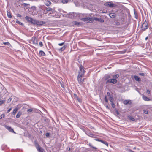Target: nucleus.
<instances>
[{"instance_id":"obj_1","label":"nucleus","mask_w":152,"mask_h":152,"mask_svg":"<svg viewBox=\"0 0 152 152\" xmlns=\"http://www.w3.org/2000/svg\"><path fill=\"white\" fill-rule=\"evenodd\" d=\"M119 76L118 74H106L104 76L105 80L106 81V83H112L113 84L116 83L118 82L117 79Z\"/></svg>"},{"instance_id":"obj_2","label":"nucleus","mask_w":152,"mask_h":152,"mask_svg":"<svg viewBox=\"0 0 152 152\" xmlns=\"http://www.w3.org/2000/svg\"><path fill=\"white\" fill-rule=\"evenodd\" d=\"M25 18L28 22L30 23L33 25L37 26H40L46 23V22L45 21H39L28 16H26L25 17Z\"/></svg>"},{"instance_id":"obj_3","label":"nucleus","mask_w":152,"mask_h":152,"mask_svg":"<svg viewBox=\"0 0 152 152\" xmlns=\"http://www.w3.org/2000/svg\"><path fill=\"white\" fill-rule=\"evenodd\" d=\"M104 5L110 8H115L117 7V5L114 4L111 1H107L104 3Z\"/></svg>"},{"instance_id":"obj_4","label":"nucleus","mask_w":152,"mask_h":152,"mask_svg":"<svg viewBox=\"0 0 152 152\" xmlns=\"http://www.w3.org/2000/svg\"><path fill=\"white\" fill-rule=\"evenodd\" d=\"M94 20H95V17H94L93 18H90L89 17H87L86 18H84L82 19V20L86 22L91 23H92Z\"/></svg>"},{"instance_id":"obj_5","label":"nucleus","mask_w":152,"mask_h":152,"mask_svg":"<svg viewBox=\"0 0 152 152\" xmlns=\"http://www.w3.org/2000/svg\"><path fill=\"white\" fill-rule=\"evenodd\" d=\"M87 8L91 11H94L95 10V5L91 3L90 4H87L85 5Z\"/></svg>"},{"instance_id":"obj_6","label":"nucleus","mask_w":152,"mask_h":152,"mask_svg":"<svg viewBox=\"0 0 152 152\" xmlns=\"http://www.w3.org/2000/svg\"><path fill=\"white\" fill-rule=\"evenodd\" d=\"M85 72L84 69V67L82 66V65H81L79 67V71L78 72V75L84 76Z\"/></svg>"},{"instance_id":"obj_7","label":"nucleus","mask_w":152,"mask_h":152,"mask_svg":"<svg viewBox=\"0 0 152 152\" xmlns=\"http://www.w3.org/2000/svg\"><path fill=\"white\" fill-rule=\"evenodd\" d=\"M67 17L72 19L77 18V13L74 12L69 13L67 15Z\"/></svg>"},{"instance_id":"obj_8","label":"nucleus","mask_w":152,"mask_h":152,"mask_svg":"<svg viewBox=\"0 0 152 152\" xmlns=\"http://www.w3.org/2000/svg\"><path fill=\"white\" fill-rule=\"evenodd\" d=\"M146 22V20H145V21L142 23V24L141 26V30L142 32L145 31L146 30V29H147L148 27V23L147 22H146V24L145 26V27L143 28V25H144V24H145V23Z\"/></svg>"},{"instance_id":"obj_9","label":"nucleus","mask_w":152,"mask_h":152,"mask_svg":"<svg viewBox=\"0 0 152 152\" xmlns=\"http://www.w3.org/2000/svg\"><path fill=\"white\" fill-rule=\"evenodd\" d=\"M117 15L118 16L119 18L121 20L125 19L124 14L123 12L122 11H120V12H118L117 13Z\"/></svg>"},{"instance_id":"obj_10","label":"nucleus","mask_w":152,"mask_h":152,"mask_svg":"<svg viewBox=\"0 0 152 152\" xmlns=\"http://www.w3.org/2000/svg\"><path fill=\"white\" fill-rule=\"evenodd\" d=\"M83 76V75H78L77 79L79 83L80 84H83L84 81V79H82V77Z\"/></svg>"},{"instance_id":"obj_11","label":"nucleus","mask_w":152,"mask_h":152,"mask_svg":"<svg viewBox=\"0 0 152 152\" xmlns=\"http://www.w3.org/2000/svg\"><path fill=\"white\" fill-rule=\"evenodd\" d=\"M86 16V14L77 13V18H79L82 20V19L84 17Z\"/></svg>"},{"instance_id":"obj_12","label":"nucleus","mask_w":152,"mask_h":152,"mask_svg":"<svg viewBox=\"0 0 152 152\" xmlns=\"http://www.w3.org/2000/svg\"><path fill=\"white\" fill-rule=\"evenodd\" d=\"M35 144L36 148L39 152H45L43 149L41 148L38 143H36Z\"/></svg>"},{"instance_id":"obj_13","label":"nucleus","mask_w":152,"mask_h":152,"mask_svg":"<svg viewBox=\"0 0 152 152\" xmlns=\"http://www.w3.org/2000/svg\"><path fill=\"white\" fill-rule=\"evenodd\" d=\"M132 78L134 79L136 81H137L139 83L141 81L140 78L139 76L136 75L132 76Z\"/></svg>"},{"instance_id":"obj_14","label":"nucleus","mask_w":152,"mask_h":152,"mask_svg":"<svg viewBox=\"0 0 152 152\" xmlns=\"http://www.w3.org/2000/svg\"><path fill=\"white\" fill-rule=\"evenodd\" d=\"M123 104L125 105L131 104L132 103V101L130 99H126L123 101Z\"/></svg>"},{"instance_id":"obj_15","label":"nucleus","mask_w":152,"mask_h":152,"mask_svg":"<svg viewBox=\"0 0 152 152\" xmlns=\"http://www.w3.org/2000/svg\"><path fill=\"white\" fill-rule=\"evenodd\" d=\"M4 127L5 128L8 130L10 132L15 133V132L14 131L13 129L10 126L5 125L4 126Z\"/></svg>"},{"instance_id":"obj_16","label":"nucleus","mask_w":152,"mask_h":152,"mask_svg":"<svg viewBox=\"0 0 152 152\" xmlns=\"http://www.w3.org/2000/svg\"><path fill=\"white\" fill-rule=\"evenodd\" d=\"M108 15L109 17L112 18H115L116 16V14L114 12L109 13Z\"/></svg>"},{"instance_id":"obj_17","label":"nucleus","mask_w":152,"mask_h":152,"mask_svg":"<svg viewBox=\"0 0 152 152\" xmlns=\"http://www.w3.org/2000/svg\"><path fill=\"white\" fill-rule=\"evenodd\" d=\"M96 22H98L102 23L104 22V20L101 18L96 17Z\"/></svg>"},{"instance_id":"obj_18","label":"nucleus","mask_w":152,"mask_h":152,"mask_svg":"<svg viewBox=\"0 0 152 152\" xmlns=\"http://www.w3.org/2000/svg\"><path fill=\"white\" fill-rule=\"evenodd\" d=\"M142 97L143 99L145 101H148L151 100V99L149 97L144 95H143Z\"/></svg>"},{"instance_id":"obj_19","label":"nucleus","mask_w":152,"mask_h":152,"mask_svg":"<svg viewBox=\"0 0 152 152\" xmlns=\"http://www.w3.org/2000/svg\"><path fill=\"white\" fill-rule=\"evenodd\" d=\"M129 120L132 121H134L135 120V118L132 115H129L127 116Z\"/></svg>"},{"instance_id":"obj_20","label":"nucleus","mask_w":152,"mask_h":152,"mask_svg":"<svg viewBox=\"0 0 152 152\" xmlns=\"http://www.w3.org/2000/svg\"><path fill=\"white\" fill-rule=\"evenodd\" d=\"M39 54L40 56H44L45 55V52L42 50H40L39 51Z\"/></svg>"},{"instance_id":"obj_21","label":"nucleus","mask_w":152,"mask_h":152,"mask_svg":"<svg viewBox=\"0 0 152 152\" xmlns=\"http://www.w3.org/2000/svg\"><path fill=\"white\" fill-rule=\"evenodd\" d=\"M134 17L136 19H138V16L137 14L136 11L134 9Z\"/></svg>"},{"instance_id":"obj_22","label":"nucleus","mask_w":152,"mask_h":152,"mask_svg":"<svg viewBox=\"0 0 152 152\" xmlns=\"http://www.w3.org/2000/svg\"><path fill=\"white\" fill-rule=\"evenodd\" d=\"M109 99L110 102H112L114 101V98L113 95H111L109 97Z\"/></svg>"},{"instance_id":"obj_23","label":"nucleus","mask_w":152,"mask_h":152,"mask_svg":"<svg viewBox=\"0 0 152 152\" xmlns=\"http://www.w3.org/2000/svg\"><path fill=\"white\" fill-rule=\"evenodd\" d=\"M51 4V2L49 1H47L45 3V4L47 6H50Z\"/></svg>"},{"instance_id":"obj_24","label":"nucleus","mask_w":152,"mask_h":152,"mask_svg":"<svg viewBox=\"0 0 152 152\" xmlns=\"http://www.w3.org/2000/svg\"><path fill=\"white\" fill-rule=\"evenodd\" d=\"M72 23L77 26H78L80 24V23L79 22L76 21H73L72 22Z\"/></svg>"},{"instance_id":"obj_25","label":"nucleus","mask_w":152,"mask_h":152,"mask_svg":"<svg viewBox=\"0 0 152 152\" xmlns=\"http://www.w3.org/2000/svg\"><path fill=\"white\" fill-rule=\"evenodd\" d=\"M33 44H37V39L36 38H34L32 39Z\"/></svg>"},{"instance_id":"obj_26","label":"nucleus","mask_w":152,"mask_h":152,"mask_svg":"<svg viewBox=\"0 0 152 152\" xmlns=\"http://www.w3.org/2000/svg\"><path fill=\"white\" fill-rule=\"evenodd\" d=\"M61 2L64 4L67 3L69 1V0H61Z\"/></svg>"},{"instance_id":"obj_27","label":"nucleus","mask_w":152,"mask_h":152,"mask_svg":"<svg viewBox=\"0 0 152 152\" xmlns=\"http://www.w3.org/2000/svg\"><path fill=\"white\" fill-rule=\"evenodd\" d=\"M7 16L9 18H12V16L10 12H8V11H7Z\"/></svg>"},{"instance_id":"obj_28","label":"nucleus","mask_w":152,"mask_h":152,"mask_svg":"<svg viewBox=\"0 0 152 152\" xmlns=\"http://www.w3.org/2000/svg\"><path fill=\"white\" fill-rule=\"evenodd\" d=\"M18 110V109L17 108H15L13 110V111L12 112V114H13V115H15L16 113L17 112V111Z\"/></svg>"},{"instance_id":"obj_29","label":"nucleus","mask_w":152,"mask_h":152,"mask_svg":"<svg viewBox=\"0 0 152 152\" xmlns=\"http://www.w3.org/2000/svg\"><path fill=\"white\" fill-rule=\"evenodd\" d=\"M66 46L64 45L63 47H62L59 49V50L61 51H63L65 49V48H66Z\"/></svg>"},{"instance_id":"obj_30","label":"nucleus","mask_w":152,"mask_h":152,"mask_svg":"<svg viewBox=\"0 0 152 152\" xmlns=\"http://www.w3.org/2000/svg\"><path fill=\"white\" fill-rule=\"evenodd\" d=\"M104 101L105 102L107 103H108V99L107 98V96L105 95V96L104 98Z\"/></svg>"},{"instance_id":"obj_31","label":"nucleus","mask_w":152,"mask_h":152,"mask_svg":"<svg viewBox=\"0 0 152 152\" xmlns=\"http://www.w3.org/2000/svg\"><path fill=\"white\" fill-rule=\"evenodd\" d=\"M143 113L144 114H148L149 113L148 111L146 110L143 109Z\"/></svg>"},{"instance_id":"obj_32","label":"nucleus","mask_w":152,"mask_h":152,"mask_svg":"<svg viewBox=\"0 0 152 152\" xmlns=\"http://www.w3.org/2000/svg\"><path fill=\"white\" fill-rule=\"evenodd\" d=\"M102 143L104 144L106 146H108L109 145V144L106 141L104 140L103 142H102Z\"/></svg>"},{"instance_id":"obj_33","label":"nucleus","mask_w":152,"mask_h":152,"mask_svg":"<svg viewBox=\"0 0 152 152\" xmlns=\"http://www.w3.org/2000/svg\"><path fill=\"white\" fill-rule=\"evenodd\" d=\"M111 105L112 107L113 108H115V104L113 102H111Z\"/></svg>"},{"instance_id":"obj_34","label":"nucleus","mask_w":152,"mask_h":152,"mask_svg":"<svg viewBox=\"0 0 152 152\" xmlns=\"http://www.w3.org/2000/svg\"><path fill=\"white\" fill-rule=\"evenodd\" d=\"M16 23H17V24H19L20 25H23V23H22L20 22L18 20H16Z\"/></svg>"},{"instance_id":"obj_35","label":"nucleus","mask_w":152,"mask_h":152,"mask_svg":"<svg viewBox=\"0 0 152 152\" xmlns=\"http://www.w3.org/2000/svg\"><path fill=\"white\" fill-rule=\"evenodd\" d=\"M126 150L128 152H136L132 150L130 148H127Z\"/></svg>"},{"instance_id":"obj_36","label":"nucleus","mask_w":152,"mask_h":152,"mask_svg":"<svg viewBox=\"0 0 152 152\" xmlns=\"http://www.w3.org/2000/svg\"><path fill=\"white\" fill-rule=\"evenodd\" d=\"M115 112L116 113L117 115H119L120 113H119L118 110L116 108H115Z\"/></svg>"},{"instance_id":"obj_37","label":"nucleus","mask_w":152,"mask_h":152,"mask_svg":"<svg viewBox=\"0 0 152 152\" xmlns=\"http://www.w3.org/2000/svg\"><path fill=\"white\" fill-rule=\"evenodd\" d=\"M21 115V113L19 112L16 115V117L17 118H18L20 117Z\"/></svg>"},{"instance_id":"obj_38","label":"nucleus","mask_w":152,"mask_h":152,"mask_svg":"<svg viewBox=\"0 0 152 152\" xmlns=\"http://www.w3.org/2000/svg\"><path fill=\"white\" fill-rule=\"evenodd\" d=\"M101 139V138L97 137L96 136V141L100 142Z\"/></svg>"},{"instance_id":"obj_39","label":"nucleus","mask_w":152,"mask_h":152,"mask_svg":"<svg viewBox=\"0 0 152 152\" xmlns=\"http://www.w3.org/2000/svg\"><path fill=\"white\" fill-rule=\"evenodd\" d=\"M108 104L107 103H106L105 104H104V105L105 106V107H106V108L108 109H110V107H109L108 106Z\"/></svg>"},{"instance_id":"obj_40","label":"nucleus","mask_w":152,"mask_h":152,"mask_svg":"<svg viewBox=\"0 0 152 152\" xmlns=\"http://www.w3.org/2000/svg\"><path fill=\"white\" fill-rule=\"evenodd\" d=\"M139 75L140 76H143V77L145 76V74L143 72L139 73Z\"/></svg>"},{"instance_id":"obj_41","label":"nucleus","mask_w":152,"mask_h":152,"mask_svg":"<svg viewBox=\"0 0 152 152\" xmlns=\"http://www.w3.org/2000/svg\"><path fill=\"white\" fill-rule=\"evenodd\" d=\"M5 102V100H0V105H1Z\"/></svg>"},{"instance_id":"obj_42","label":"nucleus","mask_w":152,"mask_h":152,"mask_svg":"<svg viewBox=\"0 0 152 152\" xmlns=\"http://www.w3.org/2000/svg\"><path fill=\"white\" fill-rule=\"evenodd\" d=\"M121 23L119 22H116L115 23V25L116 26H119L120 25Z\"/></svg>"},{"instance_id":"obj_43","label":"nucleus","mask_w":152,"mask_h":152,"mask_svg":"<svg viewBox=\"0 0 152 152\" xmlns=\"http://www.w3.org/2000/svg\"><path fill=\"white\" fill-rule=\"evenodd\" d=\"M135 89L139 94H140V91H139V89L136 86L135 87Z\"/></svg>"},{"instance_id":"obj_44","label":"nucleus","mask_w":152,"mask_h":152,"mask_svg":"<svg viewBox=\"0 0 152 152\" xmlns=\"http://www.w3.org/2000/svg\"><path fill=\"white\" fill-rule=\"evenodd\" d=\"M5 116V115L4 114H2L0 116V119H1L2 118H4Z\"/></svg>"},{"instance_id":"obj_45","label":"nucleus","mask_w":152,"mask_h":152,"mask_svg":"<svg viewBox=\"0 0 152 152\" xmlns=\"http://www.w3.org/2000/svg\"><path fill=\"white\" fill-rule=\"evenodd\" d=\"M89 136H90L91 137H95V135L94 134H93L91 133H90L89 134Z\"/></svg>"},{"instance_id":"obj_46","label":"nucleus","mask_w":152,"mask_h":152,"mask_svg":"<svg viewBox=\"0 0 152 152\" xmlns=\"http://www.w3.org/2000/svg\"><path fill=\"white\" fill-rule=\"evenodd\" d=\"M52 10V8L50 7H48L46 8V10L47 11H51Z\"/></svg>"},{"instance_id":"obj_47","label":"nucleus","mask_w":152,"mask_h":152,"mask_svg":"<svg viewBox=\"0 0 152 152\" xmlns=\"http://www.w3.org/2000/svg\"><path fill=\"white\" fill-rule=\"evenodd\" d=\"M33 110L31 109H29L27 110V111L28 113L31 112Z\"/></svg>"},{"instance_id":"obj_48","label":"nucleus","mask_w":152,"mask_h":152,"mask_svg":"<svg viewBox=\"0 0 152 152\" xmlns=\"http://www.w3.org/2000/svg\"><path fill=\"white\" fill-rule=\"evenodd\" d=\"M12 99V98H10L9 99H8V100L7 101V103H10Z\"/></svg>"},{"instance_id":"obj_49","label":"nucleus","mask_w":152,"mask_h":152,"mask_svg":"<svg viewBox=\"0 0 152 152\" xmlns=\"http://www.w3.org/2000/svg\"><path fill=\"white\" fill-rule=\"evenodd\" d=\"M45 136L47 137H48L50 136V133H49L48 132L46 133L45 134Z\"/></svg>"},{"instance_id":"obj_50","label":"nucleus","mask_w":152,"mask_h":152,"mask_svg":"<svg viewBox=\"0 0 152 152\" xmlns=\"http://www.w3.org/2000/svg\"><path fill=\"white\" fill-rule=\"evenodd\" d=\"M31 8L34 10H35L36 9V7L34 6H33L31 7Z\"/></svg>"},{"instance_id":"obj_51","label":"nucleus","mask_w":152,"mask_h":152,"mask_svg":"<svg viewBox=\"0 0 152 152\" xmlns=\"http://www.w3.org/2000/svg\"><path fill=\"white\" fill-rule=\"evenodd\" d=\"M4 45H8V46H9L10 45V43H9V42H4Z\"/></svg>"},{"instance_id":"obj_52","label":"nucleus","mask_w":152,"mask_h":152,"mask_svg":"<svg viewBox=\"0 0 152 152\" xmlns=\"http://www.w3.org/2000/svg\"><path fill=\"white\" fill-rule=\"evenodd\" d=\"M126 51V50H124L121 51V54H124L125 53Z\"/></svg>"},{"instance_id":"obj_53","label":"nucleus","mask_w":152,"mask_h":152,"mask_svg":"<svg viewBox=\"0 0 152 152\" xmlns=\"http://www.w3.org/2000/svg\"><path fill=\"white\" fill-rule=\"evenodd\" d=\"M89 146L93 149H95V147L92 146V144L91 143H89Z\"/></svg>"},{"instance_id":"obj_54","label":"nucleus","mask_w":152,"mask_h":152,"mask_svg":"<svg viewBox=\"0 0 152 152\" xmlns=\"http://www.w3.org/2000/svg\"><path fill=\"white\" fill-rule=\"evenodd\" d=\"M146 91H147V93L148 94H151V91L150 90H149V89H147L146 90Z\"/></svg>"},{"instance_id":"obj_55","label":"nucleus","mask_w":152,"mask_h":152,"mask_svg":"<svg viewBox=\"0 0 152 152\" xmlns=\"http://www.w3.org/2000/svg\"><path fill=\"white\" fill-rule=\"evenodd\" d=\"M107 95L109 97H110L111 95H112V94H110L109 92H107Z\"/></svg>"},{"instance_id":"obj_56","label":"nucleus","mask_w":152,"mask_h":152,"mask_svg":"<svg viewBox=\"0 0 152 152\" xmlns=\"http://www.w3.org/2000/svg\"><path fill=\"white\" fill-rule=\"evenodd\" d=\"M39 45L41 47H42L43 46V44L42 43V42L41 41H40L39 42Z\"/></svg>"},{"instance_id":"obj_57","label":"nucleus","mask_w":152,"mask_h":152,"mask_svg":"<svg viewBox=\"0 0 152 152\" xmlns=\"http://www.w3.org/2000/svg\"><path fill=\"white\" fill-rule=\"evenodd\" d=\"M12 108L11 107V108H10L7 111V113H9V112H10V111L12 110Z\"/></svg>"},{"instance_id":"obj_58","label":"nucleus","mask_w":152,"mask_h":152,"mask_svg":"<svg viewBox=\"0 0 152 152\" xmlns=\"http://www.w3.org/2000/svg\"><path fill=\"white\" fill-rule=\"evenodd\" d=\"M64 42H62L61 43H59L58 45L60 46H62L64 44Z\"/></svg>"},{"instance_id":"obj_59","label":"nucleus","mask_w":152,"mask_h":152,"mask_svg":"<svg viewBox=\"0 0 152 152\" xmlns=\"http://www.w3.org/2000/svg\"><path fill=\"white\" fill-rule=\"evenodd\" d=\"M146 46H150V43L148 42L146 43Z\"/></svg>"},{"instance_id":"obj_60","label":"nucleus","mask_w":152,"mask_h":152,"mask_svg":"<svg viewBox=\"0 0 152 152\" xmlns=\"http://www.w3.org/2000/svg\"><path fill=\"white\" fill-rule=\"evenodd\" d=\"M101 49L100 48H99L98 47H96V50H99Z\"/></svg>"},{"instance_id":"obj_61","label":"nucleus","mask_w":152,"mask_h":152,"mask_svg":"<svg viewBox=\"0 0 152 152\" xmlns=\"http://www.w3.org/2000/svg\"><path fill=\"white\" fill-rule=\"evenodd\" d=\"M99 42V40L96 39V43H98V42Z\"/></svg>"},{"instance_id":"obj_62","label":"nucleus","mask_w":152,"mask_h":152,"mask_svg":"<svg viewBox=\"0 0 152 152\" xmlns=\"http://www.w3.org/2000/svg\"><path fill=\"white\" fill-rule=\"evenodd\" d=\"M104 141V140H103L102 139L101 140V141H100V142H102H102H103Z\"/></svg>"},{"instance_id":"obj_63","label":"nucleus","mask_w":152,"mask_h":152,"mask_svg":"<svg viewBox=\"0 0 152 152\" xmlns=\"http://www.w3.org/2000/svg\"><path fill=\"white\" fill-rule=\"evenodd\" d=\"M148 36L146 37L145 38V40H147L148 39Z\"/></svg>"},{"instance_id":"obj_64","label":"nucleus","mask_w":152,"mask_h":152,"mask_svg":"<svg viewBox=\"0 0 152 152\" xmlns=\"http://www.w3.org/2000/svg\"><path fill=\"white\" fill-rule=\"evenodd\" d=\"M18 16L19 17H21V15L19 14H18Z\"/></svg>"}]
</instances>
